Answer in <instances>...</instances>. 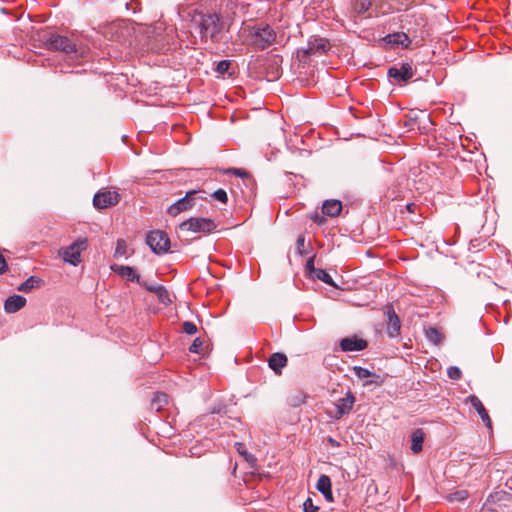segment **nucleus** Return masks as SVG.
Instances as JSON below:
<instances>
[{
  "label": "nucleus",
  "instance_id": "27",
  "mask_svg": "<svg viewBox=\"0 0 512 512\" xmlns=\"http://www.w3.org/2000/svg\"><path fill=\"white\" fill-rule=\"evenodd\" d=\"M168 404V395L166 393H156L151 401V408L160 411Z\"/></svg>",
  "mask_w": 512,
  "mask_h": 512
},
{
  "label": "nucleus",
  "instance_id": "13",
  "mask_svg": "<svg viewBox=\"0 0 512 512\" xmlns=\"http://www.w3.org/2000/svg\"><path fill=\"white\" fill-rule=\"evenodd\" d=\"M196 194L195 190L189 191L186 195L169 206L167 212L171 216H177L182 211H185L193 206L192 196Z\"/></svg>",
  "mask_w": 512,
  "mask_h": 512
},
{
  "label": "nucleus",
  "instance_id": "3",
  "mask_svg": "<svg viewBox=\"0 0 512 512\" xmlns=\"http://www.w3.org/2000/svg\"><path fill=\"white\" fill-rule=\"evenodd\" d=\"M42 42L47 49L52 51H62L72 60L86 58L88 55L87 47L77 46L70 38L60 34H45L42 38Z\"/></svg>",
  "mask_w": 512,
  "mask_h": 512
},
{
  "label": "nucleus",
  "instance_id": "23",
  "mask_svg": "<svg viewBox=\"0 0 512 512\" xmlns=\"http://www.w3.org/2000/svg\"><path fill=\"white\" fill-rule=\"evenodd\" d=\"M342 204L339 200H326L322 206V212L330 217H335L340 214Z\"/></svg>",
  "mask_w": 512,
  "mask_h": 512
},
{
  "label": "nucleus",
  "instance_id": "37",
  "mask_svg": "<svg viewBox=\"0 0 512 512\" xmlns=\"http://www.w3.org/2000/svg\"><path fill=\"white\" fill-rule=\"evenodd\" d=\"M139 285H141L142 287H144L146 290L150 291V292H153V293H157L158 291V288H160V284H157V283H148L147 281H144L141 279V283H138Z\"/></svg>",
  "mask_w": 512,
  "mask_h": 512
},
{
  "label": "nucleus",
  "instance_id": "17",
  "mask_svg": "<svg viewBox=\"0 0 512 512\" xmlns=\"http://www.w3.org/2000/svg\"><path fill=\"white\" fill-rule=\"evenodd\" d=\"M467 402H469L474 407V409L479 414V416H480L481 420L483 421V423L485 424V426L487 428L491 429L492 428L491 419H490L484 405L480 401V399L475 395H470L467 397Z\"/></svg>",
  "mask_w": 512,
  "mask_h": 512
},
{
  "label": "nucleus",
  "instance_id": "43",
  "mask_svg": "<svg viewBox=\"0 0 512 512\" xmlns=\"http://www.w3.org/2000/svg\"><path fill=\"white\" fill-rule=\"evenodd\" d=\"M8 269L7 262L4 256L0 253V274H4Z\"/></svg>",
  "mask_w": 512,
  "mask_h": 512
},
{
  "label": "nucleus",
  "instance_id": "7",
  "mask_svg": "<svg viewBox=\"0 0 512 512\" xmlns=\"http://www.w3.org/2000/svg\"><path fill=\"white\" fill-rule=\"evenodd\" d=\"M85 246L86 240H77L68 247L63 248L60 254L64 262L77 266L81 262V251Z\"/></svg>",
  "mask_w": 512,
  "mask_h": 512
},
{
  "label": "nucleus",
  "instance_id": "33",
  "mask_svg": "<svg viewBox=\"0 0 512 512\" xmlns=\"http://www.w3.org/2000/svg\"><path fill=\"white\" fill-rule=\"evenodd\" d=\"M319 507L314 505L313 500L308 497L303 503L304 512H318Z\"/></svg>",
  "mask_w": 512,
  "mask_h": 512
},
{
  "label": "nucleus",
  "instance_id": "38",
  "mask_svg": "<svg viewBox=\"0 0 512 512\" xmlns=\"http://www.w3.org/2000/svg\"><path fill=\"white\" fill-rule=\"evenodd\" d=\"M202 345H203V341L200 338H195L189 347V351L192 353H199Z\"/></svg>",
  "mask_w": 512,
  "mask_h": 512
},
{
  "label": "nucleus",
  "instance_id": "29",
  "mask_svg": "<svg viewBox=\"0 0 512 512\" xmlns=\"http://www.w3.org/2000/svg\"><path fill=\"white\" fill-rule=\"evenodd\" d=\"M313 277L317 278L318 280H321L322 282H324L330 286H334V287L336 286L335 283L333 282V279L330 276V274L323 269H320V268L317 269L315 271V274L313 275Z\"/></svg>",
  "mask_w": 512,
  "mask_h": 512
},
{
  "label": "nucleus",
  "instance_id": "14",
  "mask_svg": "<svg viewBox=\"0 0 512 512\" xmlns=\"http://www.w3.org/2000/svg\"><path fill=\"white\" fill-rule=\"evenodd\" d=\"M355 402V397L348 392L345 397L340 398L336 404L335 418L340 419L344 415L350 413Z\"/></svg>",
  "mask_w": 512,
  "mask_h": 512
},
{
  "label": "nucleus",
  "instance_id": "31",
  "mask_svg": "<svg viewBox=\"0 0 512 512\" xmlns=\"http://www.w3.org/2000/svg\"><path fill=\"white\" fill-rule=\"evenodd\" d=\"M156 295L161 303L166 304L171 301L167 289L162 285L158 288Z\"/></svg>",
  "mask_w": 512,
  "mask_h": 512
},
{
  "label": "nucleus",
  "instance_id": "20",
  "mask_svg": "<svg viewBox=\"0 0 512 512\" xmlns=\"http://www.w3.org/2000/svg\"><path fill=\"white\" fill-rule=\"evenodd\" d=\"M26 304L25 297L21 295H13L6 299L4 303V310L6 313H15L22 309Z\"/></svg>",
  "mask_w": 512,
  "mask_h": 512
},
{
  "label": "nucleus",
  "instance_id": "25",
  "mask_svg": "<svg viewBox=\"0 0 512 512\" xmlns=\"http://www.w3.org/2000/svg\"><path fill=\"white\" fill-rule=\"evenodd\" d=\"M373 0H354L352 2V11L356 15H362L372 6Z\"/></svg>",
  "mask_w": 512,
  "mask_h": 512
},
{
  "label": "nucleus",
  "instance_id": "16",
  "mask_svg": "<svg viewBox=\"0 0 512 512\" xmlns=\"http://www.w3.org/2000/svg\"><path fill=\"white\" fill-rule=\"evenodd\" d=\"M383 40L385 43L391 45L392 47L408 48L411 44L409 36L404 32L388 34L384 37Z\"/></svg>",
  "mask_w": 512,
  "mask_h": 512
},
{
  "label": "nucleus",
  "instance_id": "21",
  "mask_svg": "<svg viewBox=\"0 0 512 512\" xmlns=\"http://www.w3.org/2000/svg\"><path fill=\"white\" fill-rule=\"evenodd\" d=\"M287 357L283 353H273L268 359L269 367L276 373L280 374L282 368L287 365Z\"/></svg>",
  "mask_w": 512,
  "mask_h": 512
},
{
  "label": "nucleus",
  "instance_id": "44",
  "mask_svg": "<svg viewBox=\"0 0 512 512\" xmlns=\"http://www.w3.org/2000/svg\"><path fill=\"white\" fill-rule=\"evenodd\" d=\"M329 442L333 445L335 444V441L332 438L329 439Z\"/></svg>",
  "mask_w": 512,
  "mask_h": 512
},
{
  "label": "nucleus",
  "instance_id": "28",
  "mask_svg": "<svg viewBox=\"0 0 512 512\" xmlns=\"http://www.w3.org/2000/svg\"><path fill=\"white\" fill-rule=\"evenodd\" d=\"M426 338L429 342L434 345L439 344L442 341V333L435 327H430L425 331Z\"/></svg>",
  "mask_w": 512,
  "mask_h": 512
},
{
  "label": "nucleus",
  "instance_id": "45",
  "mask_svg": "<svg viewBox=\"0 0 512 512\" xmlns=\"http://www.w3.org/2000/svg\"><path fill=\"white\" fill-rule=\"evenodd\" d=\"M411 206H412V204H408V208H409V210H412V207H411Z\"/></svg>",
  "mask_w": 512,
  "mask_h": 512
},
{
  "label": "nucleus",
  "instance_id": "10",
  "mask_svg": "<svg viewBox=\"0 0 512 512\" xmlns=\"http://www.w3.org/2000/svg\"><path fill=\"white\" fill-rule=\"evenodd\" d=\"M120 200L119 194L116 191H103L94 195L93 205L97 209H105L110 206L116 205Z\"/></svg>",
  "mask_w": 512,
  "mask_h": 512
},
{
  "label": "nucleus",
  "instance_id": "8",
  "mask_svg": "<svg viewBox=\"0 0 512 512\" xmlns=\"http://www.w3.org/2000/svg\"><path fill=\"white\" fill-rule=\"evenodd\" d=\"M384 314L387 317L386 333L390 338H395L400 335L401 322L396 314L393 306L388 304L384 308Z\"/></svg>",
  "mask_w": 512,
  "mask_h": 512
},
{
  "label": "nucleus",
  "instance_id": "39",
  "mask_svg": "<svg viewBox=\"0 0 512 512\" xmlns=\"http://www.w3.org/2000/svg\"><path fill=\"white\" fill-rule=\"evenodd\" d=\"M126 244L123 240L119 239L117 241L115 256H122L125 254Z\"/></svg>",
  "mask_w": 512,
  "mask_h": 512
},
{
  "label": "nucleus",
  "instance_id": "46",
  "mask_svg": "<svg viewBox=\"0 0 512 512\" xmlns=\"http://www.w3.org/2000/svg\"><path fill=\"white\" fill-rule=\"evenodd\" d=\"M411 206H412V204H408V208H409V210H412V207H411Z\"/></svg>",
  "mask_w": 512,
  "mask_h": 512
},
{
  "label": "nucleus",
  "instance_id": "22",
  "mask_svg": "<svg viewBox=\"0 0 512 512\" xmlns=\"http://www.w3.org/2000/svg\"><path fill=\"white\" fill-rule=\"evenodd\" d=\"M425 439V433L421 428L413 430L411 434V451L414 454H418L423 449V443Z\"/></svg>",
  "mask_w": 512,
  "mask_h": 512
},
{
  "label": "nucleus",
  "instance_id": "18",
  "mask_svg": "<svg viewBox=\"0 0 512 512\" xmlns=\"http://www.w3.org/2000/svg\"><path fill=\"white\" fill-rule=\"evenodd\" d=\"M332 484L329 476L322 474L317 481L316 488L328 502H333Z\"/></svg>",
  "mask_w": 512,
  "mask_h": 512
},
{
  "label": "nucleus",
  "instance_id": "41",
  "mask_svg": "<svg viewBox=\"0 0 512 512\" xmlns=\"http://www.w3.org/2000/svg\"><path fill=\"white\" fill-rule=\"evenodd\" d=\"M226 172L234 174V175L239 176L241 178L248 177V173L245 170L239 169V168H229Z\"/></svg>",
  "mask_w": 512,
  "mask_h": 512
},
{
  "label": "nucleus",
  "instance_id": "11",
  "mask_svg": "<svg viewBox=\"0 0 512 512\" xmlns=\"http://www.w3.org/2000/svg\"><path fill=\"white\" fill-rule=\"evenodd\" d=\"M511 498H512V495L505 491H497V492L491 493L487 497L486 501L483 503L481 512H499L497 504L499 502L510 501Z\"/></svg>",
  "mask_w": 512,
  "mask_h": 512
},
{
  "label": "nucleus",
  "instance_id": "15",
  "mask_svg": "<svg viewBox=\"0 0 512 512\" xmlns=\"http://www.w3.org/2000/svg\"><path fill=\"white\" fill-rule=\"evenodd\" d=\"M367 347V342L357 337H346L340 341V348L344 352L361 351Z\"/></svg>",
  "mask_w": 512,
  "mask_h": 512
},
{
  "label": "nucleus",
  "instance_id": "36",
  "mask_svg": "<svg viewBox=\"0 0 512 512\" xmlns=\"http://www.w3.org/2000/svg\"><path fill=\"white\" fill-rule=\"evenodd\" d=\"M212 197L217 200V201H220L222 203H226L228 201V196H227V193L224 189H218L216 190L213 194H212Z\"/></svg>",
  "mask_w": 512,
  "mask_h": 512
},
{
  "label": "nucleus",
  "instance_id": "35",
  "mask_svg": "<svg viewBox=\"0 0 512 512\" xmlns=\"http://www.w3.org/2000/svg\"><path fill=\"white\" fill-rule=\"evenodd\" d=\"M231 62L229 60H221L216 66V71L219 74H225L230 68Z\"/></svg>",
  "mask_w": 512,
  "mask_h": 512
},
{
  "label": "nucleus",
  "instance_id": "32",
  "mask_svg": "<svg viewBox=\"0 0 512 512\" xmlns=\"http://www.w3.org/2000/svg\"><path fill=\"white\" fill-rule=\"evenodd\" d=\"M447 375L452 380H459L461 378V370L457 366H450L447 369Z\"/></svg>",
  "mask_w": 512,
  "mask_h": 512
},
{
  "label": "nucleus",
  "instance_id": "34",
  "mask_svg": "<svg viewBox=\"0 0 512 512\" xmlns=\"http://www.w3.org/2000/svg\"><path fill=\"white\" fill-rule=\"evenodd\" d=\"M183 331L188 335H194L197 332V327L193 322L185 321L182 324Z\"/></svg>",
  "mask_w": 512,
  "mask_h": 512
},
{
  "label": "nucleus",
  "instance_id": "6",
  "mask_svg": "<svg viewBox=\"0 0 512 512\" xmlns=\"http://www.w3.org/2000/svg\"><path fill=\"white\" fill-rule=\"evenodd\" d=\"M146 242L156 254L166 253L170 248V239L164 231H151L146 237Z\"/></svg>",
  "mask_w": 512,
  "mask_h": 512
},
{
  "label": "nucleus",
  "instance_id": "1",
  "mask_svg": "<svg viewBox=\"0 0 512 512\" xmlns=\"http://www.w3.org/2000/svg\"><path fill=\"white\" fill-rule=\"evenodd\" d=\"M193 23L204 44H219L224 36V23L217 13H199L193 18Z\"/></svg>",
  "mask_w": 512,
  "mask_h": 512
},
{
  "label": "nucleus",
  "instance_id": "12",
  "mask_svg": "<svg viewBox=\"0 0 512 512\" xmlns=\"http://www.w3.org/2000/svg\"><path fill=\"white\" fill-rule=\"evenodd\" d=\"M353 372L359 379L364 380L363 386L365 387L373 384L381 385L383 383V378L379 374H376L367 368L354 366Z\"/></svg>",
  "mask_w": 512,
  "mask_h": 512
},
{
  "label": "nucleus",
  "instance_id": "4",
  "mask_svg": "<svg viewBox=\"0 0 512 512\" xmlns=\"http://www.w3.org/2000/svg\"><path fill=\"white\" fill-rule=\"evenodd\" d=\"M331 49L328 39L318 35L311 36L305 47L297 49V58L300 62L309 63L312 57H319L327 53Z\"/></svg>",
  "mask_w": 512,
  "mask_h": 512
},
{
  "label": "nucleus",
  "instance_id": "24",
  "mask_svg": "<svg viewBox=\"0 0 512 512\" xmlns=\"http://www.w3.org/2000/svg\"><path fill=\"white\" fill-rule=\"evenodd\" d=\"M42 282L43 281L40 278L36 276H30L26 281H24L18 286L17 290L24 293H28L32 289L39 287L42 284Z\"/></svg>",
  "mask_w": 512,
  "mask_h": 512
},
{
  "label": "nucleus",
  "instance_id": "9",
  "mask_svg": "<svg viewBox=\"0 0 512 512\" xmlns=\"http://www.w3.org/2000/svg\"><path fill=\"white\" fill-rule=\"evenodd\" d=\"M388 77L394 83L406 82L414 75L413 68L409 63H403L400 67L392 66L388 69Z\"/></svg>",
  "mask_w": 512,
  "mask_h": 512
},
{
  "label": "nucleus",
  "instance_id": "26",
  "mask_svg": "<svg viewBox=\"0 0 512 512\" xmlns=\"http://www.w3.org/2000/svg\"><path fill=\"white\" fill-rule=\"evenodd\" d=\"M235 448H236L237 452L244 457L245 461L251 467H255L256 466V463H257L256 457L253 454H250V453L247 452L246 447H245V445L243 443L236 442L235 443Z\"/></svg>",
  "mask_w": 512,
  "mask_h": 512
},
{
  "label": "nucleus",
  "instance_id": "30",
  "mask_svg": "<svg viewBox=\"0 0 512 512\" xmlns=\"http://www.w3.org/2000/svg\"><path fill=\"white\" fill-rule=\"evenodd\" d=\"M468 496H469V493L467 490H458V491L451 493L447 498L451 502H453V501L462 502V501L466 500L468 498Z\"/></svg>",
  "mask_w": 512,
  "mask_h": 512
},
{
  "label": "nucleus",
  "instance_id": "19",
  "mask_svg": "<svg viewBox=\"0 0 512 512\" xmlns=\"http://www.w3.org/2000/svg\"><path fill=\"white\" fill-rule=\"evenodd\" d=\"M111 269L113 272L120 275L121 277L127 278L129 281L141 283V277L136 274L135 270L130 266L114 264L111 266Z\"/></svg>",
  "mask_w": 512,
  "mask_h": 512
},
{
  "label": "nucleus",
  "instance_id": "42",
  "mask_svg": "<svg viewBox=\"0 0 512 512\" xmlns=\"http://www.w3.org/2000/svg\"><path fill=\"white\" fill-rule=\"evenodd\" d=\"M306 270L310 273H313V275L315 274V271L317 270L315 267H314V256L310 257L307 262H306Z\"/></svg>",
  "mask_w": 512,
  "mask_h": 512
},
{
  "label": "nucleus",
  "instance_id": "40",
  "mask_svg": "<svg viewBox=\"0 0 512 512\" xmlns=\"http://www.w3.org/2000/svg\"><path fill=\"white\" fill-rule=\"evenodd\" d=\"M304 246H305V238L303 235H300L298 238H297V241H296V249H297V252L300 254V255H303L304 254Z\"/></svg>",
  "mask_w": 512,
  "mask_h": 512
},
{
  "label": "nucleus",
  "instance_id": "5",
  "mask_svg": "<svg viewBox=\"0 0 512 512\" xmlns=\"http://www.w3.org/2000/svg\"><path fill=\"white\" fill-rule=\"evenodd\" d=\"M179 228L194 233H210L216 228V224L210 218H190L183 221Z\"/></svg>",
  "mask_w": 512,
  "mask_h": 512
},
{
  "label": "nucleus",
  "instance_id": "2",
  "mask_svg": "<svg viewBox=\"0 0 512 512\" xmlns=\"http://www.w3.org/2000/svg\"><path fill=\"white\" fill-rule=\"evenodd\" d=\"M242 33L245 43L256 51L266 50L277 43V33L269 24L248 25Z\"/></svg>",
  "mask_w": 512,
  "mask_h": 512
}]
</instances>
